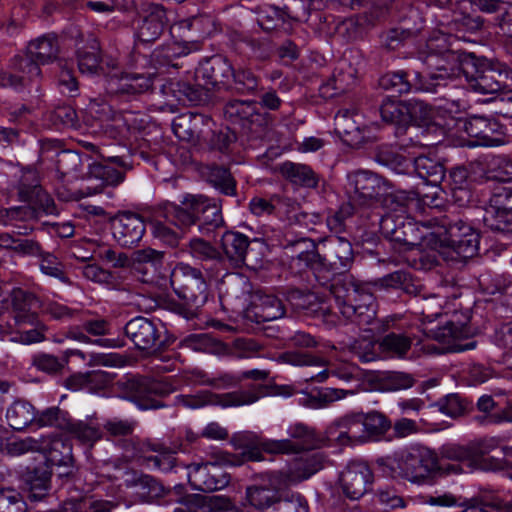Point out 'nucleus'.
Listing matches in <instances>:
<instances>
[{
    "label": "nucleus",
    "instance_id": "nucleus-5",
    "mask_svg": "<svg viewBox=\"0 0 512 512\" xmlns=\"http://www.w3.org/2000/svg\"><path fill=\"white\" fill-rule=\"evenodd\" d=\"M388 468L393 476H399L412 483H430L439 471L438 457L428 447L416 445L402 452Z\"/></svg>",
    "mask_w": 512,
    "mask_h": 512
},
{
    "label": "nucleus",
    "instance_id": "nucleus-61",
    "mask_svg": "<svg viewBox=\"0 0 512 512\" xmlns=\"http://www.w3.org/2000/svg\"><path fill=\"white\" fill-rule=\"evenodd\" d=\"M132 118L133 113L131 112L116 116L113 121L106 124V134L119 142L128 140L131 135Z\"/></svg>",
    "mask_w": 512,
    "mask_h": 512
},
{
    "label": "nucleus",
    "instance_id": "nucleus-45",
    "mask_svg": "<svg viewBox=\"0 0 512 512\" xmlns=\"http://www.w3.org/2000/svg\"><path fill=\"white\" fill-rule=\"evenodd\" d=\"M131 255L132 270L142 273L138 280L144 284H152L153 280L146 277V272H143L142 265L150 264L156 270L163 264L164 252L148 247L136 250Z\"/></svg>",
    "mask_w": 512,
    "mask_h": 512
},
{
    "label": "nucleus",
    "instance_id": "nucleus-55",
    "mask_svg": "<svg viewBox=\"0 0 512 512\" xmlns=\"http://www.w3.org/2000/svg\"><path fill=\"white\" fill-rule=\"evenodd\" d=\"M361 304H357L351 309L345 306L343 316L347 319L358 321L359 323H370L375 316L374 296L372 293H363L360 297Z\"/></svg>",
    "mask_w": 512,
    "mask_h": 512
},
{
    "label": "nucleus",
    "instance_id": "nucleus-47",
    "mask_svg": "<svg viewBox=\"0 0 512 512\" xmlns=\"http://www.w3.org/2000/svg\"><path fill=\"white\" fill-rule=\"evenodd\" d=\"M212 405L222 407L243 406L255 403L260 399V394L251 386L249 390H238L224 394L211 392Z\"/></svg>",
    "mask_w": 512,
    "mask_h": 512
},
{
    "label": "nucleus",
    "instance_id": "nucleus-41",
    "mask_svg": "<svg viewBox=\"0 0 512 512\" xmlns=\"http://www.w3.org/2000/svg\"><path fill=\"white\" fill-rule=\"evenodd\" d=\"M6 418L9 426L22 431L36 420V410L34 406L25 400H16L7 409Z\"/></svg>",
    "mask_w": 512,
    "mask_h": 512
},
{
    "label": "nucleus",
    "instance_id": "nucleus-48",
    "mask_svg": "<svg viewBox=\"0 0 512 512\" xmlns=\"http://www.w3.org/2000/svg\"><path fill=\"white\" fill-rule=\"evenodd\" d=\"M419 32V27H407L404 23H401L380 35L381 45L387 50H396L403 46L407 40L417 36Z\"/></svg>",
    "mask_w": 512,
    "mask_h": 512
},
{
    "label": "nucleus",
    "instance_id": "nucleus-39",
    "mask_svg": "<svg viewBox=\"0 0 512 512\" xmlns=\"http://www.w3.org/2000/svg\"><path fill=\"white\" fill-rule=\"evenodd\" d=\"M209 90L202 82L191 84L178 81L172 84V91L179 102L184 105H202L209 101Z\"/></svg>",
    "mask_w": 512,
    "mask_h": 512
},
{
    "label": "nucleus",
    "instance_id": "nucleus-22",
    "mask_svg": "<svg viewBox=\"0 0 512 512\" xmlns=\"http://www.w3.org/2000/svg\"><path fill=\"white\" fill-rule=\"evenodd\" d=\"M463 130L475 141L477 146H495L501 143L503 126L494 118L472 115L463 122Z\"/></svg>",
    "mask_w": 512,
    "mask_h": 512
},
{
    "label": "nucleus",
    "instance_id": "nucleus-28",
    "mask_svg": "<svg viewBox=\"0 0 512 512\" xmlns=\"http://www.w3.org/2000/svg\"><path fill=\"white\" fill-rule=\"evenodd\" d=\"M321 295L314 290H289L288 300L297 310L308 311L311 314H331L334 310L333 300H329V290Z\"/></svg>",
    "mask_w": 512,
    "mask_h": 512
},
{
    "label": "nucleus",
    "instance_id": "nucleus-32",
    "mask_svg": "<svg viewBox=\"0 0 512 512\" xmlns=\"http://www.w3.org/2000/svg\"><path fill=\"white\" fill-rule=\"evenodd\" d=\"M335 131L343 143L351 148H360L367 139V131L357 124L348 111L336 115Z\"/></svg>",
    "mask_w": 512,
    "mask_h": 512
},
{
    "label": "nucleus",
    "instance_id": "nucleus-54",
    "mask_svg": "<svg viewBox=\"0 0 512 512\" xmlns=\"http://www.w3.org/2000/svg\"><path fill=\"white\" fill-rule=\"evenodd\" d=\"M47 120L57 129L78 128L79 119L76 110L68 104H61L54 107L47 113Z\"/></svg>",
    "mask_w": 512,
    "mask_h": 512
},
{
    "label": "nucleus",
    "instance_id": "nucleus-40",
    "mask_svg": "<svg viewBox=\"0 0 512 512\" xmlns=\"http://www.w3.org/2000/svg\"><path fill=\"white\" fill-rule=\"evenodd\" d=\"M424 334L440 343H449L451 340L466 339L473 335L467 322L448 321L437 328H425Z\"/></svg>",
    "mask_w": 512,
    "mask_h": 512
},
{
    "label": "nucleus",
    "instance_id": "nucleus-25",
    "mask_svg": "<svg viewBox=\"0 0 512 512\" xmlns=\"http://www.w3.org/2000/svg\"><path fill=\"white\" fill-rule=\"evenodd\" d=\"M125 485L128 488H137L139 499L145 503L156 502L171 493L163 483L152 475L132 470L126 473Z\"/></svg>",
    "mask_w": 512,
    "mask_h": 512
},
{
    "label": "nucleus",
    "instance_id": "nucleus-17",
    "mask_svg": "<svg viewBox=\"0 0 512 512\" xmlns=\"http://www.w3.org/2000/svg\"><path fill=\"white\" fill-rule=\"evenodd\" d=\"M232 69L233 66L226 57L216 54L199 63L195 70V79L210 89L226 90Z\"/></svg>",
    "mask_w": 512,
    "mask_h": 512
},
{
    "label": "nucleus",
    "instance_id": "nucleus-2",
    "mask_svg": "<svg viewBox=\"0 0 512 512\" xmlns=\"http://www.w3.org/2000/svg\"><path fill=\"white\" fill-rule=\"evenodd\" d=\"M156 217L164 218L181 230L197 226L202 234H210L224 226L221 200L204 195L187 194L180 205L168 200L154 208Z\"/></svg>",
    "mask_w": 512,
    "mask_h": 512
},
{
    "label": "nucleus",
    "instance_id": "nucleus-64",
    "mask_svg": "<svg viewBox=\"0 0 512 512\" xmlns=\"http://www.w3.org/2000/svg\"><path fill=\"white\" fill-rule=\"evenodd\" d=\"M275 512H309L306 499L299 493L283 491Z\"/></svg>",
    "mask_w": 512,
    "mask_h": 512
},
{
    "label": "nucleus",
    "instance_id": "nucleus-60",
    "mask_svg": "<svg viewBox=\"0 0 512 512\" xmlns=\"http://www.w3.org/2000/svg\"><path fill=\"white\" fill-rule=\"evenodd\" d=\"M283 9L288 20L307 22L311 12L317 8L315 0H285Z\"/></svg>",
    "mask_w": 512,
    "mask_h": 512
},
{
    "label": "nucleus",
    "instance_id": "nucleus-11",
    "mask_svg": "<svg viewBox=\"0 0 512 512\" xmlns=\"http://www.w3.org/2000/svg\"><path fill=\"white\" fill-rule=\"evenodd\" d=\"M164 332L165 328L160 323L144 316H136L124 326L125 336L135 348L151 354L160 353L170 345Z\"/></svg>",
    "mask_w": 512,
    "mask_h": 512
},
{
    "label": "nucleus",
    "instance_id": "nucleus-51",
    "mask_svg": "<svg viewBox=\"0 0 512 512\" xmlns=\"http://www.w3.org/2000/svg\"><path fill=\"white\" fill-rule=\"evenodd\" d=\"M250 290H224L219 294L223 310L232 313H244L247 318Z\"/></svg>",
    "mask_w": 512,
    "mask_h": 512
},
{
    "label": "nucleus",
    "instance_id": "nucleus-14",
    "mask_svg": "<svg viewBox=\"0 0 512 512\" xmlns=\"http://www.w3.org/2000/svg\"><path fill=\"white\" fill-rule=\"evenodd\" d=\"M263 247V242L257 238L235 231H226L221 237V248L227 258L237 265H256L260 258L256 252Z\"/></svg>",
    "mask_w": 512,
    "mask_h": 512
},
{
    "label": "nucleus",
    "instance_id": "nucleus-27",
    "mask_svg": "<svg viewBox=\"0 0 512 512\" xmlns=\"http://www.w3.org/2000/svg\"><path fill=\"white\" fill-rule=\"evenodd\" d=\"M179 32L187 33L186 37L190 40H183L192 51L201 49L202 40L214 31V21L209 15H195L180 20L174 26ZM185 36V35H182Z\"/></svg>",
    "mask_w": 512,
    "mask_h": 512
},
{
    "label": "nucleus",
    "instance_id": "nucleus-37",
    "mask_svg": "<svg viewBox=\"0 0 512 512\" xmlns=\"http://www.w3.org/2000/svg\"><path fill=\"white\" fill-rule=\"evenodd\" d=\"M28 53L41 65L49 64L58 59L60 51L58 37L46 34L29 42Z\"/></svg>",
    "mask_w": 512,
    "mask_h": 512
},
{
    "label": "nucleus",
    "instance_id": "nucleus-52",
    "mask_svg": "<svg viewBox=\"0 0 512 512\" xmlns=\"http://www.w3.org/2000/svg\"><path fill=\"white\" fill-rule=\"evenodd\" d=\"M412 340L403 335L391 332L385 335L379 342L382 352L387 353L391 357L403 358L411 349Z\"/></svg>",
    "mask_w": 512,
    "mask_h": 512
},
{
    "label": "nucleus",
    "instance_id": "nucleus-62",
    "mask_svg": "<svg viewBox=\"0 0 512 512\" xmlns=\"http://www.w3.org/2000/svg\"><path fill=\"white\" fill-rule=\"evenodd\" d=\"M40 63L28 52L25 55H17L12 59L14 72L24 75L27 81L32 82L41 76Z\"/></svg>",
    "mask_w": 512,
    "mask_h": 512
},
{
    "label": "nucleus",
    "instance_id": "nucleus-23",
    "mask_svg": "<svg viewBox=\"0 0 512 512\" xmlns=\"http://www.w3.org/2000/svg\"><path fill=\"white\" fill-rule=\"evenodd\" d=\"M51 476L52 468L47 462L41 461L33 466L26 467L22 474V481L29 500L40 501L49 495Z\"/></svg>",
    "mask_w": 512,
    "mask_h": 512
},
{
    "label": "nucleus",
    "instance_id": "nucleus-9",
    "mask_svg": "<svg viewBox=\"0 0 512 512\" xmlns=\"http://www.w3.org/2000/svg\"><path fill=\"white\" fill-rule=\"evenodd\" d=\"M425 69L419 71L427 86V93H437L448 81L461 72L459 56L452 50L430 51L423 61Z\"/></svg>",
    "mask_w": 512,
    "mask_h": 512
},
{
    "label": "nucleus",
    "instance_id": "nucleus-49",
    "mask_svg": "<svg viewBox=\"0 0 512 512\" xmlns=\"http://www.w3.org/2000/svg\"><path fill=\"white\" fill-rule=\"evenodd\" d=\"M244 450L240 454H231L228 452L219 453V459L222 463L232 465V466H240L247 461H262L263 457V449L260 445V439H258L255 443H247L242 445Z\"/></svg>",
    "mask_w": 512,
    "mask_h": 512
},
{
    "label": "nucleus",
    "instance_id": "nucleus-8",
    "mask_svg": "<svg viewBox=\"0 0 512 512\" xmlns=\"http://www.w3.org/2000/svg\"><path fill=\"white\" fill-rule=\"evenodd\" d=\"M347 180L349 198L363 209L377 206L386 191L395 187L390 181L369 170L350 172Z\"/></svg>",
    "mask_w": 512,
    "mask_h": 512
},
{
    "label": "nucleus",
    "instance_id": "nucleus-50",
    "mask_svg": "<svg viewBox=\"0 0 512 512\" xmlns=\"http://www.w3.org/2000/svg\"><path fill=\"white\" fill-rule=\"evenodd\" d=\"M435 405L439 411L454 419L473 410V403L457 393L446 395Z\"/></svg>",
    "mask_w": 512,
    "mask_h": 512
},
{
    "label": "nucleus",
    "instance_id": "nucleus-7",
    "mask_svg": "<svg viewBox=\"0 0 512 512\" xmlns=\"http://www.w3.org/2000/svg\"><path fill=\"white\" fill-rule=\"evenodd\" d=\"M461 73L469 87L482 94L501 93L508 88V72L500 64L471 56L463 61Z\"/></svg>",
    "mask_w": 512,
    "mask_h": 512
},
{
    "label": "nucleus",
    "instance_id": "nucleus-21",
    "mask_svg": "<svg viewBox=\"0 0 512 512\" xmlns=\"http://www.w3.org/2000/svg\"><path fill=\"white\" fill-rule=\"evenodd\" d=\"M247 319L257 324L276 320L285 313L280 299L265 290H250Z\"/></svg>",
    "mask_w": 512,
    "mask_h": 512
},
{
    "label": "nucleus",
    "instance_id": "nucleus-58",
    "mask_svg": "<svg viewBox=\"0 0 512 512\" xmlns=\"http://www.w3.org/2000/svg\"><path fill=\"white\" fill-rule=\"evenodd\" d=\"M512 214L502 209H496L488 204L483 215V223L491 231L507 232L510 230Z\"/></svg>",
    "mask_w": 512,
    "mask_h": 512
},
{
    "label": "nucleus",
    "instance_id": "nucleus-30",
    "mask_svg": "<svg viewBox=\"0 0 512 512\" xmlns=\"http://www.w3.org/2000/svg\"><path fill=\"white\" fill-rule=\"evenodd\" d=\"M191 53L187 43L172 42L158 46L150 55V62L156 70L179 69L183 66L181 59Z\"/></svg>",
    "mask_w": 512,
    "mask_h": 512
},
{
    "label": "nucleus",
    "instance_id": "nucleus-4",
    "mask_svg": "<svg viewBox=\"0 0 512 512\" xmlns=\"http://www.w3.org/2000/svg\"><path fill=\"white\" fill-rule=\"evenodd\" d=\"M440 226L444 229L440 243L447 258L465 261L477 255L480 235L470 224L459 217L445 215Z\"/></svg>",
    "mask_w": 512,
    "mask_h": 512
},
{
    "label": "nucleus",
    "instance_id": "nucleus-56",
    "mask_svg": "<svg viewBox=\"0 0 512 512\" xmlns=\"http://www.w3.org/2000/svg\"><path fill=\"white\" fill-rule=\"evenodd\" d=\"M416 379L410 373L402 371H390L380 378V387L382 391L394 392L406 390L413 387Z\"/></svg>",
    "mask_w": 512,
    "mask_h": 512
},
{
    "label": "nucleus",
    "instance_id": "nucleus-15",
    "mask_svg": "<svg viewBox=\"0 0 512 512\" xmlns=\"http://www.w3.org/2000/svg\"><path fill=\"white\" fill-rule=\"evenodd\" d=\"M156 73H122L107 79L106 91L119 98H135L153 90Z\"/></svg>",
    "mask_w": 512,
    "mask_h": 512
},
{
    "label": "nucleus",
    "instance_id": "nucleus-46",
    "mask_svg": "<svg viewBox=\"0 0 512 512\" xmlns=\"http://www.w3.org/2000/svg\"><path fill=\"white\" fill-rule=\"evenodd\" d=\"M207 181L223 195H236L237 182L233 175L231 174L230 170L224 166H209L207 173Z\"/></svg>",
    "mask_w": 512,
    "mask_h": 512
},
{
    "label": "nucleus",
    "instance_id": "nucleus-6",
    "mask_svg": "<svg viewBox=\"0 0 512 512\" xmlns=\"http://www.w3.org/2000/svg\"><path fill=\"white\" fill-rule=\"evenodd\" d=\"M118 384L123 397L141 410L166 407L162 399L174 391V386L167 380L147 376H133Z\"/></svg>",
    "mask_w": 512,
    "mask_h": 512
},
{
    "label": "nucleus",
    "instance_id": "nucleus-35",
    "mask_svg": "<svg viewBox=\"0 0 512 512\" xmlns=\"http://www.w3.org/2000/svg\"><path fill=\"white\" fill-rule=\"evenodd\" d=\"M278 170L287 181L305 188H316L320 181L319 174L306 164L286 161Z\"/></svg>",
    "mask_w": 512,
    "mask_h": 512
},
{
    "label": "nucleus",
    "instance_id": "nucleus-26",
    "mask_svg": "<svg viewBox=\"0 0 512 512\" xmlns=\"http://www.w3.org/2000/svg\"><path fill=\"white\" fill-rule=\"evenodd\" d=\"M212 123V118L207 115L196 112H186L173 120L172 129L180 140L198 142L204 137V128L210 127Z\"/></svg>",
    "mask_w": 512,
    "mask_h": 512
},
{
    "label": "nucleus",
    "instance_id": "nucleus-63",
    "mask_svg": "<svg viewBox=\"0 0 512 512\" xmlns=\"http://www.w3.org/2000/svg\"><path fill=\"white\" fill-rule=\"evenodd\" d=\"M43 462L52 468V464H66L73 462L72 447L61 439H54L50 443L48 454L43 457Z\"/></svg>",
    "mask_w": 512,
    "mask_h": 512
},
{
    "label": "nucleus",
    "instance_id": "nucleus-18",
    "mask_svg": "<svg viewBox=\"0 0 512 512\" xmlns=\"http://www.w3.org/2000/svg\"><path fill=\"white\" fill-rule=\"evenodd\" d=\"M18 195L21 201L27 202L46 215H57L58 210L54 199L39 184L37 174L33 170L24 171L18 184Z\"/></svg>",
    "mask_w": 512,
    "mask_h": 512
},
{
    "label": "nucleus",
    "instance_id": "nucleus-1",
    "mask_svg": "<svg viewBox=\"0 0 512 512\" xmlns=\"http://www.w3.org/2000/svg\"><path fill=\"white\" fill-rule=\"evenodd\" d=\"M317 258L319 268L315 277L324 288H362L366 282L357 279L349 273L354 262V251L351 242L340 236L326 238L319 251L312 253L301 252L300 259ZM378 288H421L413 282L410 272L398 270L387 274L373 282H367Z\"/></svg>",
    "mask_w": 512,
    "mask_h": 512
},
{
    "label": "nucleus",
    "instance_id": "nucleus-53",
    "mask_svg": "<svg viewBox=\"0 0 512 512\" xmlns=\"http://www.w3.org/2000/svg\"><path fill=\"white\" fill-rule=\"evenodd\" d=\"M193 504L204 508L207 512H245V509L236 507L232 499L223 495H211L210 497H191Z\"/></svg>",
    "mask_w": 512,
    "mask_h": 512
},
{
    "label": "nucleus",
    "instance_id": "nucleus-59",
    "mask_svg": "<svg viewBox=\"0 0 512 512\" xmlns=\"http://www.w3.org/2000/svg\"><path fill=\"white\" fill-rule=\"evenodd\" d=\"M362 425L368 436L377 439L384 436L392 427L390 419L379 411H370L364 414Z\"/></svg>",
    "mask_w": 512,
    "mask_h": 512
},
{
    "label": "nucleus",
    "instance_id": "nucleus-13",
    "mask_svg": "<svg viewBox=\"0 0 512 512\" xmlns=\"http://www.w3.org/2000/svg\"><path fill=\"white\" fill-rule=\"evenodd\" d=\"M218 460L220 459L218 458ZM222 464L219 461L188 465L187 468L191 469L188 474V482L192 489L210 493L227 487L231 481V476Z\"/></svg>",
    "mask_w": 512,
    "mask_h": 512
},
{
    "label": "nucleus",
    "instance_id": "nucleus-42",
    "mask_svg": "<svg viewBox=\"0 0 512 512\" xmlns=\"http://www.w3.org/2000/svg\"><path fill=\"white\" fill-rule=\"evenodd\" d=\"M288 21L283 5L266 4L257 10V23L265 32L286 30L285 25Z\"/></svg>",
    "mask_w": 512,
    "mask_h": 512
},
{
    "label": "nucleus",
    "instance_id": "nucleus-34",
    "mask_svg": "<svg viewBox=\"0 0 512 512\" xmlns=\"http://www.w3.org/2000/svg\"><path fill=\"white\" fill-rule=\"evenodd\" d=\"M379 112L384 122L395 125L397 136L406 132L409 124L407 102L386 97L379 107Z\"/></svg>",
    "mask_w": 512,
    "mask_h": 512
},
{
    "label": "nucleus",
    "instance_id": "nucleus-33",
    "mask_svg": "<svg viewBox=\"0 0 512 512\" xmlns=\"http://www.w3.org/2000/svg\"><path fill=\"white\" fill-rule=\"evenodd\" d=\"M10 296L16 323L33 324L37 319L36 309L39 308L37 297L29 290H11Z\"/></svg>",
    "mask_w": 512,
    "mask_h": 512
},
{
    "label": "nucleus",
    "instance_id": "nucleus-10",
    "mask_svg": "<svg viewBox=\"0 0 512 512\" xmlns=\"http://www.w3.org/2000/svg\"><path fill=\"white\" fill-rule=\"evenodd\" d=\"M494 447L491 440H478L466 446L446 445L442 449V455L450 460L465 461L470 467L483 471L503 470L505 462L502 459L488 456Z\"/></svg>",
    "mask_w": 512,
    "mask_h": 512
},
{
    "label": "nucleus",
    "instance_id": "nucleus-16",
    "mask_svg": "<svg viewBox=\"0 0 512 512\" xmlns=\"http://www.w3.org/2000/svg\"><path fill=\"white\" fill-rule=\"evenodd\" d=\"M223 115L231 124L249 131L263 127L267 122V115L259 110L254 100H229L223 106Z\"/></svg>",
    "mask_w": 512,
    "mask_h": 512
},
{
    "label": "nucleus",
    "instance_id": "nucleus-57",
    "mask_svg": "<svg viewBox=\"0 0 512 512\" xmlns=\"http://www.w3.org/2000/svg\"><path fill=\"white\" fill-rule=\"evenodd\" d=\"M66 431L83 444L92 446L102 438L101 430L84 421L70 420Z\"/></svg>",
    "mask_w": 512,
    "mask_h": 512
},
{
    "label": "nucleus",
    "instance_id": "nucleus-12",
    "mask_svg": "<svg viewBox=\"0 0 512 512\" xmlns=\"http://www.w3.org/2000/svg\"><path fill=\"white\" fill-rule=\"evenodd\" d=\"M168 24L163 5L141 1L140 11L132 21L134 36L141 43H153L163 34Z\"/></svg>",
    "mask_w": 512,
    "mask_h": 512
},
{
    "label": "nucleus",
    "instance_id": "nucleus-43",
    "mask_svg": "<svg viewBox=\"0 0 512 512\" xmlns=\"http://www.w3.org/2000/svg\"><path fill=\"white\" fill-rule=\"evenodd\" d=\"M259 85L260 78L250 69L233 68L230 83L226 91H231L239 95H254L258 92Z\"/></svg>",
    "mask_w": 512,
    "mask_h": 512
},
{
    "label": "nucleus",
    "instance_id": "nucleus-19",
    "mask_svg": "<svg viewBox=\"0 0 512 512\" xmlns=\"http://www.w3.org/2000/svg\"><path fill=\"white\" fill-rule=\"evenodd\" d=\"M111 226L115 241L124 248L137 246L146 231L143 217L131 211L118 212Z\"/></svg>",
    "mask_w": 512,
    "mask_h": 512
},
{
    "label": "nucleus",
    "instance_id": "nucleus-38",
    "mask_svg": "<svg viewBox=\"0 0 512 512\" xmlns=\"http://www.w3.org/2000/svg\"><path fill=\"white\" fill-rule=\"evenodd\" d=\"M375 160L391 169L397 175L408 176L411 179L413 170V159L407 158L398 152L394 151L391 147L381 145L375 152Z\"/></svg>",
    "mask_w": 512,
    "mask_h": 512
},
{
    "label": "nucleus",
    "instance_id": "nucleus-44",
    "mask_svg": "<svg viewBox=\"0 0 512 512\" xmlns=\"http://www.w3.org/2000/svg\"><path fill=\"white\" fill-rule=\"evenodd\" d=\"M419 197L420 193L418 192L416 185L408 183V186L405 189H398L391 192H389V190L386 191V194L382 197L380 203L390 211L406 213V208L409 202L417 200Z\"/></svg>",
    "mask_w": 512,
    "mask_h": 512
},
{
    "label": "nucleus",
    "instance_id": "nucleus-36",
    "mask_svg": "<svg viewBox=\"0 0 512 512\" xmlns=\"http://www.w3.org/2000/svg\"><path fill=\"white\" fill-rule=\"evenodd\" d=\"M445 173L446 168L437 159L423 155L413 159L412 181L420 178L426 183L436 186L443 181Z\"/></svg>",
    "mask_w": 512,
    "mask_h": 512
},
{
    "label": "nucleus",
    "instance_id": "nucleus-31",
    "mask_svg": "<svg viewBox=\"0 0 512 512\" xmlns=\"http://www.w3.org/2000/svg\"><path fill=\"white\" fill-rule=\"evenodd\" d=\"M176 298L171 299V309L187 319L197 316L199 309L208 299L206 290H173Z\"/></svg>",
    "mask_w": 512,
    "mask_h": 512
},
{
    "label": "nucleus",
    "instance_id": "nucleus-20",
    "mask_svg": "<svg viewBox=\"0 0 512 512\" xmlns=\"http://www.w3.org/2000/svg\"><path fill=\"white\" fill-rule=\"evenodd\" d=\"M373 478V472L365 462L351 461L340 474L339 481L343 494L358 500L370 490Z\"/></svg>",
    "mask_w": 512,
    "mask_h": 512
},
{
    "label": "nucleus",
    "instance_id": "nucleus-29",
    "mask_svg": "<svg viewBox=\"0 0 512 512\" xmlns=\"http://www.w3.org/2000/svg\"><path fill=\"white\" fill-rule=\"evenodd\" d=\"M130 166L121 157H112L103 162H93L89 165V177L101 181L105 185L116 186L125 178V170Z\"/></svg>",
    "mask_w": 512,
    "mask_h": 512
},
{
    "label": "nucleus",
    "instance_id": "nucleus-24",
    "mask_svg": "<svg viewBox=\"0 0 512 512\" xmlns=\"http://www.w3.org/2000/svg\"><path fill=\"white\" fill-rule=\"evenodd\" d=\"M379 86L394 94L427 92V86L417 70L389 72L379 78Z\"/></svg>",
    "mask_w": 512,
    "mask_h": 512
},
{
    "label": "nucleus",
    "instance_id": "nucleus-3",
    "mask_svg": "<svg viewBox=\"0 0 512 512\" xmlns=\"http://www.w3.org/2000/svg\"><path fill=\"white\" fill-rule=\"evenodd\" d=\"M318 468L311 460L295 461L286 470L261 474L255 483L246 487L245 500L249 507L260 512H275L284 490L311 477Z\"/></svg>",
    "mask_w": 512,
    "mask_h": 512
}]
</instances>
